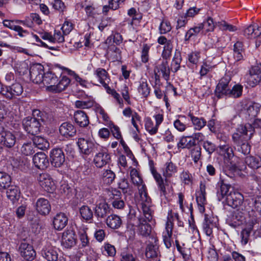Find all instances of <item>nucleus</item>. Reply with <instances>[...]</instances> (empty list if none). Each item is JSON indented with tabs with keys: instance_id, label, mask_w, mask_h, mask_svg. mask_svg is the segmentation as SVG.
<instances>
[{
	"instance_id": "nucleus-49",
	"label": "nucleus",
	"mask_w": 261,
	"mask_h": 261,
	"mask_svg": "<svg viewBox=\"0 0 261 261\" xmlns=\"http://www.w3.org/2000/svg\"><path fill=\"white\" fill-rule=\"evenodd\" d=\"M260 109V105L257 103L251 102L246 108L248 114L251 117H255Z\"/></svg>"
},
{
	"instance_id": "nucleus-18",
	"label": "nucleus",
	"mask_w": 261,
	"mask_h": 261,
	"mask_svg": "<svg viewBox=\"0 0 261 261\" xmlns=\"http://www.w3.org/2000/svg\"><path fill=\"white\" fill-rule=\"evenodd\" d=\"M59 132L62 136L66 138H69L75 135L76 129L71 123L65 122L60 125Z\"/></svg>"
},
{
	"instance_id": "nucleus-1",
	"label": "nucleus",
	"mask_w": 261,
	"mask_h": 261,
	"mask_svg": "<svg viewBox=\"0 0 261 261\" xmlns=\"http://www.w3.org/2000/svg\"><path fill=\"white\" fill-rule=\"evenodd\" d=\"M253 134L254 129L250 123L238 126L236 132L233 134L232 137L238 151L244 155L250 153L251 147L247 141L251 138Z\"/></svg>"
},
{
	"instance_id": "nucleus-25",
	"label": "nucleus",
	"mask_w": 261,
	"mask_h": 261,
	"mask_svg": "<svg viewBox=\"0 0 261 261\" xmlns=\"http://www.w3.org/2000/svg\"><path fill=\"white\" fill-rule=\"evenodd\" d=\"M243 34L247 38H255L261 35V27L255 24H250L244 30Z\"/></svg>"
},
{
	"instance_id": "nucleus-22",
	"label": "nucleus",
	"mask_w": 261,
	"mask_h": 261,
	"mask_svg": "<svg viewBox=\"0 0 261 261\" xmlns=\"http://www.w3.org/2000/svg\"><path fill=\"white\" fill-rule=\"evenodd\" d=\"M68 218L65 214L59 213L57 214L53 219V225L55 229L61 230L67 225Z\"/></svg>"
},
{
	"instance_id": "nucleus-21",
	"label": "nucleus",
	"mask_w": 261,
	"mask_h": 261,
	"mask_svg": "<svg viewBox=\"0 0 261 261\" xmlns=\"http://www.w3.org/2000/svg\"><path fill=\"white\" fill-rule=\"evenodd\" d=\"M58 81V76L51 71L44 73L43 76L42 83L45 86H47V88L53 91L55 85Z\"/></svg>"
},
{
	"instance_id": "nucleus-10",
	"label": "nucleus",
	"mask_w": 261,
	"mask_h": 261,
	"mask_svg": "<svg viewBox=\"0 0 261 261\" xmlns=\"http://www.w3.org/2000/svg\"><path fill=\"white\" fill-rule=\"evenodd\" d=\"M230 79L228 76L222 78L216 86L215 95L218 98H222L224 96H228L230 90L228 84Z\"/></svg>"
},
{
	"instance_id": "nucleus-17",
	"label": "nucleus",
	"mask_w": 261,
	"mask_h": 261,
	"mask_svg": "<svg viewBox=\"0 0 261 261\" xmlns=\"http://www.w3.org/2000/svg\"><path fill=\"white\" fill-rule=\"evenodd\" d=\"M16 142V136L11 132L5 131L0 136V143L7 148L13 147Z\"/></svg>"
},
{
	"instance_id": "nucleus-56",
	"label": "nucleus",
	"mask_w": 261,
	"mask_h": 261,
	"mask_svg": "<svg viewBox=\"0 0 261 261\" xmlns=\"http://www.w3.org/2000/svg\"><path fill=\"white\" fill-rule=\"evenodd\" d=\"M158 126L155 124L154 125L153 122L150 118H147L145 122V128L146 130L151 135L155 134L158 129Z\"/></svg>"
},
{
	"instance_id": "nucleus-28",
	"label": "nucleus",
	"mask_w": 261,
	"mask_h": 261,
	"mask_svg": "<svg viewBox=\"0 0 261 261\" xmlns=\"http://www.w3.org/2000/svg\"><path fill=\"white\" fill-rule=\"evenodd\" d=\"M82 100H76L75 102V106L77 108L88 109L93 107L94 100L92 98H87L83 92L81 94Z\"/></svg>"
},
{
	"instance_id": "nucleus-29",
	"label": "nucleus",
	"mask_w": 261,
	"mask_h": 261,
	"mask_svg": "<svg viewBox=\"0 0 261 261\" xmlns=\"http://www.w3.org/2000/svg\"><path fill=\"white\" fill-rule=\"evenodd\" d=\"M245 54V49L243 43L238 41L233 45V58L236 61H241L243 59Z\"/></svg>"
},
{
	"instance_id": "nucleus-41",
	"label": "nucleus",
	"mask_w": 261,
	"mask_h": 261,
	"mask_svg": "<svg viewBox=\"0 0 261 261\" xmlns=\"http://www.w3.org/2000/svg\"><path fill=\"white\" fill-rule=\"evenodd\" d=\"M245 220V217L244 213L237 210L234 211L231 217V221L232 224L234 226H239L243 223Z\"/></svg>"
},
{
	"instance_id": "nucleus-37",
	"label": "nucleus",
	"mask_w": 261,
	"mask_h": 261,
	"mask_svg": "<svg viewBox=\"0 0 261 261\" xmlns=\"http://www.w3.org/2000/svg\"><path fill=\"white\" fill-rule=\"evenodd\" d=\"M188 117L190 118L194 128L197 130H200L206 124V121L203 118H198L190 113Z\"/></svg>"
},
{
	"instance_id": "nucleus-34",
	"label": "nucleus",
	"mask_w": 261,
	"mask_h": 261,
	"mask_svg": "<svg viewBox=\"0 0 261 261\" xmlns=\"http://www.w3.org/2000/svg\"><path fill=\"white\" fill-rule=\"evenodd\" d=\"M123 42V37L122 35L118 32H113L105 41V44H113L116 45H119Z\"/></svg>"
},
{
	"instance_id": "nucleus-46",
	"label": "nucleus",
	"mask_w": 261,
	"mask_h": 261,
	"mask_svg": "<svg viewBox=\"0 0 261 261\" xmlns=\"http://www.w3.org/2000/svg\"><path fill=\"white\" fill-rule=\"evenodd\" d=\"M21 152L24 155H31L35 152V147L31 142L24 143L20 148Z\"/></svg>"
},
{
	"instance_id": "nucleus-20",
	"label": "nucleus",
	"mask_w": 261,
	"mask_h": 261,
	"mask_svg": "<svg viewBox=\"0 0 261 261\" xmlns=\"http://www.w3.org/2000/svg\"><path fill=\"white\" fill-rule=\"evenodd\" d=\"M41 254L48 261H56L58 258L56 248L49 244H47L43 248Z\"/></svg>"
},
{
	"instance_id": "nucleus-51",
	"label": "nucleus",
	"mask_w": 261,
	"mask_h": 261,
	"mask_svg": "<svg viewBox=\"0 0 261 261\" xmlns=\"http://www.w3.org/2000/svg\"><path fill=\"white\" fill-rule=\"evenodd\" d=\"M39 184L45 191L49 193L53 192L56 189L54 180H39Z\"/></svg>"
},
{
	"instance_id": "nucleus-31",
	"label": "nucleus",
	"mask_w": 261,
	"mask_h": 261,
	"mask_svg": "<svg viewBox=\"0 0 261 261\" xmlns=\"http://www.w3.org/2000/svg\"><path fill=\"white\" fill-rule=\"evenodd\" d=\"M177 171V167L171 162H167L162 168L163 175L165 178L171 177Z\"/></svg>"
},
{
	"instance_id": "nucleus-23",
	"label": "nucleus",
	"mask_w": 261,
	"mask_h": 261,
	"mask_svg": "<svg viewBox=\"0 0 261 261\" xmlns=\"http://www.w3.org/2000/svg\"><path fill=\"white\" fill-rule=\"evenodd\" d=\"M35 206L37 211L42 215H46L49 214L51 210V206L48 201L43 198L37 200Z\"/></svg>"
},
{
	"instance_id": "nucleus-6",
	"label": "nucleus",
	"mask_w": 261,
	"mask_h": 261,
	"mask_svg": "<svg viewBox=\"0 0 261 261\" xmlns=\"http://www.w3.org/2000/svg\"><path fill=\"white\" fill-rule=\"evenodd\" d=\"M219 149L220 152L224 155L225 162L228 164V165L232 167H235L237 166V157L234 155L233 151L231 147L228 144H220Z\"/></svg>"
},
{
	"instance_id": "nucleus-43",
	"label": "nucleus",
	"mask_w": 261,
	"mask_h": 261,
	"mask_svg": "<svg viewBox=\"0 0 261 261\" xmlns=\"http://www.w3.org/2000/svg\"><path fill=\"white\" fill-rule=\"evenodd\" d=\"M107 46V54H112L114 56V59L118 60L121 59V51L117 47L116 45L113 44H106Z\"/></svg>"
},
{
	"instance_id": "nucleus-61",
	"label": "nucleus",
	"mask_w": 261,
	"mask_h": 261,
	"mask_svg": "<svg viewBox=\"0 0 261 261\" xmlns=\"http://www.w3.org/2000/svg\"><path fill=\"white\" fill-rule=\"evenodd\" d=\"M218 185L220 186V192L221 194L223 197L224 195H228L227 193L231 188V185L229 184H225L224 182V180H221L220 182L218 183Z\"/></svg>"
},
{
	"instance_id": "nucleus-54",
	"label": "nucleus",
	"mask_w": 261,
	"mask_h": 261,
	"mask_svg": "<svg viewBox=\"0 0 261 261\" xmlns=\"http://www.w3.org/2000/svg\"><path fill=\"white\" fill-rule=\"evenodd\" d=\"M173 48V46L172 41L171 40H168L167 43H166L164 47V50L162 55L164 59H168L170 58L171 56Z\"/></svg>"
},
{
	"instance_id": "nucleus-42",
	"label": "nucleus",
	"mask_w": 261,
	"mask_h": 261,
	"mask_svg": "<svg viewBox=\"0 0 261 261\" xmlns=\"http://www.w3.org/2000/svg\"><path fill=\"white\" fill-rule=\"evenodd\" d=\"M217 22H214L212 17H208L205 21L200 23V24L202 30L206 32H208L213 31L215 28L218 27V25H216Z\"/></svg>"
},
{
	"instance_id": "nucleus-52",
	"label": "nucleus",
	"mask_w": 261,
	"mask_h": 261,
	"mask_svg": "<svg viewBox=\"0 0 261 261\" xmlns=\"http://www.w3.org/2000/svg\"><path fill=\"white\" fill-rule=\"evenodd\" d=\"M96 74L101 85L106 84V81L109 80L108 73L105 69L99 68L96 69Z\"/></svg>"
},
{
	"instance_id": "nucleus-5",
	"label": "nucleus",
	"mask_w": 261,
	"mask_h": 261,
	"mask_svg": "<svg viewBox=\"0 0 261 261\" xmlns=\"http://www.w3.org/2000/svg\"><path fill=\"white\" fill-rule=\"evenodd\" d=\"M77 144L80 151L83 154L89 155L96 152V149L99 145L94 143L92 141L81 138L78 139Z\"/></svg>"
},
{
	"instance_id": "nucleus-11",
	"label": "nucleus",
	"mask_w": 261,
	"mask_h": 261,
	"mask_svg": "<svg viewBox=\"0 0 261 261\" xmlns=\"http://www.w3.org/2000/svg\"><path fill=\"white\" fill-rule=\"evenodd\" d=\"M205 188L206 185L205 182L201 181L200 184L199 190L196 193V199L198 206V209L199 212L201 213L204 212V206L206 203Z\"/></svg>"
},
{
	"instance_id": "nucleus-35",
	"label": "nucleus",
	"mask_w": 261,
	"mask_h": 261,
	"mask_svg": "<svg viewBox=\"0 0 261 261\" xmlns=\"http://www.w3.org/2000/svg\"><path fill=\"white\" fill-rule=\"evenodd\" d=\"M32 141L34 147H37L38 149L44 150L49 146V143L47 140L41 136H34L32 138Z\"/></svg>"
},
{
	"instance_id": "nucleus-39",
	"label": "nucleus",
	"mask_w": 261,
	"mask_h": 261,
	"mask_svg": "<svg viewBox=\"0 0 261 261\" xmlns=\"http://www.w3.org/2000/svg\"><path fill=\"white\" fill-rule=\"evenodd\" d=\"M125 0H109V5H105L102 7V12L107 15L110 10H116L119 8L120 2H123Z\"/></svg>"
},
{
	"instance_id": "nucleus-64",
	"label": "nucleus",
	"mask_w": 261,
	"mask_h": 261,
	"mask_svg": "<svg viewBox=\"0 0 261 261\" xmlns=\"http://www.w3.org/2000/svg\"><path fill=\"white\" fill-rule=\"evenodd\" d=\"M171 30L170 23L168 21H163L160 25V32L161 34H166Z\"/></svg>"
},
{
	"instance_id": "nucleus-8",
	"label": "nucleus",
	"mask_w": 261,
	"mask_h": 261,
	"mask_svg": "<svg viewBox=\"0 0 261 261\" xmlns=\"http://www.w3.org/2000/svg\"><path fill=\"white\" fill-rule=\"evenodd\" d=\"M149 213L150 216V219H148L146 213L143 212V215L145 218L141 217L139 218L138 229L140 233L143 236H148L151 232V226L148 224V222L151 221L152 219V212L151 208H149V211L147 213Z\"/></svg>"
},
{
	"instance_id": "nucleus-44",
	"label": "nucleus",
	"mask_w": 261,
	"mask_h": 261,
	"mask_svg": "<svg viewBox=\"0 0 261 261\" xmlns=\"http://www.w3.org/2000/svg\"><path fill=\"white\" fill-rule=\"evenodd\" d=\"M167 59H164L161 64L159 65V69L162 73L163 78L168 81L170 77V73L171 69L168 65Z\"/></svg>"
},
{
	"instance_id": "nucleus-19",
	"label": "nucleus",
	"mask_w": 261,
	"mask_h": 261,
	"mask_svg": "<svg viewBox=\"0 0 261 261\" xmlns=\"http://www.w3.org/2000/svg\"><path fill=\"white\" fill-rule=\"evenodd\" d=\"M75 233L72 230L64 231L62 238V244L67 248L73 247L76 243Z\"/></svg>"
},
{
	"instance_id": "nucleus-32",
	"label": "nucleus",
	"mask_w": 261,
	"mask_h": 261,
	"mask_svg": "<svg viewBox=\"0 0 261 261\" xmlns=\"http://www.w3.org/2000/svg\"><path fill=\"white\" fill-rule=\"evenodd\" d=\"M19 194V190L16 186L11 185L7 189V196L13 203L18 200Z\"/></svg>"
},
{
	"instance_id": "nucleus-27",
	"label": "nucleus",
	"mask_w": 261,
	"mask_h": 261,
	"mask_svg": "<svg viewBox=\"0 0 261 261\" xmlns=\"http://www.w3.org/2000/svg\"><path fill=\"white\" fill-rule=\"evenodd\" d=\"M215 219L211 217H208L205 215L204 221L203 222V229L205 233L210 236L213 233V229L216 226V223L214 222Z\"/></svg>"
},
{
	"instance_id": "nucleus-16",
	"label": "nucleus",
	"mask_w": 261,
	"mask_h": 261,
	"mask_svg": "<svg viewBox=\"0 0 261 261\" xmlns=\"http://www.w3.org/2000/svg\"><path fill=\"white\" fill-rule=\"evenodd\" d=\"M172 229L173 223L169 219L166 222L165 230L163 232L162 234L165 245L167 248H170L172 246Z\"/></svg>"
},
{
	"instance_id": "nucleus-7",
	"label": "nucleus",
	"mask_w": 261,
	"mask_h": 261,
	"mask_svg": "<svg viewBox=\"0 0 261 261\" xmlns=\"http://www.w3.org/2000/svg\"><path fill=\"white\" fill-rule=\"evenodd\" d=\"M50 161L52 166L55 167H60L65 161V156L61 148H55L50 152Z\"/></svg>"
},
{
	"instance_id": "nucleus-62",
	"label": "nucleus",
	"mask_w": 261,
	"mask_h": 261,
	"mask_svg": "<svg viewBox=\"0 0 261 261\" xmlns=\"http://www.w3.org/2000/svg\"><path fill=\"white\" fill-rule=\"evenodd\" d=\"M203 147L208 154H211L216 150V145L208 141H204L203 143Z\"/></svg>"
},
{
	"instance_id": "nucleus-3",
	"label": "nucleus",
	"mask_w": 261,
	"mask_h": 261,
	"mask_svg": "<svg viewBox=\"0 0 261 261\" xmlns=\"http://www.w3.org/2000/svg\"><path fill=\"white\" fill-rule=\"evenodd\" d=\"M133 184L134 186L137 187L139 194L140 195V202L142 205V209L143 212L146 214L148 219H150V216L149 213V208L151 205V198L148 196L146 187L145 185L143 183V180H136L134 181Z\"/></svg>"
},
{
	"instance_id": "nucleus-15",
	"label": "nucleus",
	"mask_w": 261,
	"mask_h": 261,
	"mask_svg": "<svg viewBox=\"0 0 261 261\" xmlns=\"http://www.w3.org/2000/svg\"><path fill=\"white\" fill-rule=\"evenodd\" d=\"M35 166L40 169H44L49 165V162L47 155L43 152L35 154L33 158Z\"/></svg>"
},
{
	"instance_id": "nucleus-58",
	"label": "nucleus",
	"mask_w": 261,
	"mask_h": 261,
	"mask_svg": "<svg viewBox=\"0 0 261 261\" xmlns=\"http://www.w3.org/2000/svg\"><path fill=\"white\" fill-rule=\"evenodd\" d=\"M106 198L108 200H114L119 199L121 195V192L116 189L107 190L106 191Z\"/></svg>"
},
{
	"instance_id": "nucleus-47",
	"label": "nucleus",
	"mask_w": 261,
	"mask_h": 261,
	"mask_svg": "<svg viewBox=\"0 0 261 261\" xmlns=\"http://www.w3.org/2000/svg\"><path fill=\"white\" fill-rule=\"evenodd\" d=\"M181 61V57L179 52H176L172 61L171 70L174 72H177L180 68V64Z\"/></svg>"
},
{
	"instance_id": "nucleus-45",
	"label": "nucleus",
	"mask_w": 261,
	"mask_h": 261,
	"mask_svg": "<svg viewBox=\"0 0 261 261\" xmlns=\"http://www.w3.org/2000/svg\"><path fill=\"white\" fill-rule=\"evenodd\" d=\"M80 213L82 218L86 221L93 218V212L87 205H83L80 209Z\"/></svg>"
},
{
	"instance_id": "nucleus-30",
	"label": "nucleus",
	"mask_w": 261,
	"mask_h": 261,
	"mask_svg": "<svg viewBox=\"0 0 261 261\" xmlns=\"http://www.w3.org/2000/svg\"><path fill=\"white\" fill-rule=\"evenodd\" d=\"M106 222L108 227L112 229H117L122 224V220L119 216L116 215H110L106 219Z\"/></svg>"
},
{
	"instance_id": "nucleus-14",
	"label": "nucleus",
	"mask_w": 261,
	"mask_h": 261,
	"mask_svg": "<svg viewBox=\"0 0 261 261\" xmlns=\"http://www.w3.org/2000/svg\"><path fill=\"white\" fill-rule=\"evenodd\" d=\"M19 249L21 255L25 259L32 260L35 258L36 253L31 245L25 242L21 243Z\"/></svg>"
},
{
	"instance_id": "nucleus-4",
	"label": "nucleus",
	"mask_w": 261,
	"mask_h": 261,
	"mask_svg": "<svg viewBox=\"0 0 261 261\" xmlns=\"http://www.w3.org/2000/svg\"><path fill=\"white\" fill-rule=\"evenodd\" d=\"M93 162L97 167L101 168L111 161V156L107 148L99 145L97 146Z\"/></svg>"
},
{
	"instance_id": "nucleus-26",
	"label": "nucleus",
	"mask_w": 261,
	"mask_h": 261,
	"mask_svg": "<svg viewBox=\"0 0 261 261\" xmlns=\"http://www.w3.org/2000/svg\"><path fill=\"white\" fill-rule=\"evenodd\" d=\"M111 212L110 206L105 202L99 203L95 207V215L98 218H105Z\"/></svg>"
},
{
	"instance_id": "nucleus-57",
	"label": "nucleus",
	"mask_w": 261,
	"mask_h": 261,
	"mask_svg": "<svg viewBox=\"0 0 261 261\" xmlns=\"http://www.w3.org/2000/svg\"><path fill=\"white\" fill-rule=\"evenodd\" d=\"M138 92L144 97H147L150 93V88L146 82L143 81L138 88Z\"/></svg>"
},
{
	"instance_id": "nucleus-55",
	"label": "nucleus",
	"mask_w": 261,
	"mask_h": 261,
	"mask_svg": "<svg viewBox=\"0 0 261 261\" xmlns=\"http://www.w3.org/2000/svg\"><path fill=\"white\" fill-rule=\"evenodd\" d=\"M191 155L195 163H197L201 156V148L200 146L194 145L191 150Z\"/></svg>"
},
{
	"instance_id": "nucleus-59",
	"label": "nucleus",
	"mask_w": 261,
	"mask_h": 261,
	"mask_svg": "<svg viewBox=\"0 0 261 261\" xmlns=\"http://www.w3.org/2000/svg\"><path fill=\"white\" fill-rule=\"evenodd\" d=\"M145 255L148 258L156 257L158 255L157 248L152 244L148 245L146 249Z\"/></svg>"
},
{
	"instance_id": "nucleus-12",
	"label": "nucleus",
	"mask_w": 261,
	"mask_h": 261,
	"mask_svg": "<svg viewBox=\"0 0 261 261\" xmlns=\"http://www.w3.org/2000/svg\"><path fill=\"white\" fill-rule=\"evenodd\" d=\"M23 92L22 86L19 83H15L11 86H5L3 95L6 98L12 99L21 94Z\"/></svg>"
},
{
	"instance_id": "nucleus-53",
	"label": "nucleus",
	"mask_w": 261,
	"mask_h": 261,
	"mask_svg": "<svg viewBox=\"0 0 261 261\" xmlns=\"http://www.w3.org/2000/svg\"><path fill=\"white\" fill-rule=\"evenodd\" d=\"M202 30L200 23L197 26L190 29L186 34L185 40L188 41L192 37L197 36Z\"/></svg>"
},
{
	"instance_id": "nucleus-63",
	"label": "nucleus",
	"mask_w": 261,
	"mask_h": 261,
	"mask_svg": "<svg viewBox=\"0 0 261 261\" xmlns=\"http://www.w3.org/2000/svg\"><path fill=\"white\" fill-rule=\"evenodd\" d=\"M251 231L246 228L244 229L241 232V244L245 245L248 242L249 238L251 233Z\"/></svg>"
},
{
	"instance_id": "nucleus-60",
	"label": "nucleus",
	"mask_w": 261,
	"mask_h": 261,
	"mask_svg": "<svg viewBox=\"0 0 261 261\" xmlns=\"http://www.w3.org/2000/svg\"><path fill=\"white\" fill-rule=\"evenodd\" d=\"M104 251L103 253L109 256H114L116 254V249L115 247L109 244H105L103 246Z\"/></svg>"
},
{
	"instance_id": "nucleus-50",
	"label": "nucleus",
	"mask_w": 261,
	"mask_h": 261,
	"mask_svg": "<svg viewBox=\"0 0 261 261\" xmlns=\"http://www.w3.org/2000/svg\"><path fill=\"white\" fill-rule=\"evenodd\" d=\"M216 25L223 31H228L232 32L237 30V28L236 26L231 25L224 20L218 21L217 22Z\"/></svg>"
},
{
	"instance_id": "nucleus-40",
	"label": "nucleus",
	"mask_w": 261,
	"mask_h": 261,
	"mask_svg": "<svg viewBox=\"0 0 261 261\" xmlns=\"http://www.w3.org/2000/svg\"><path fill=\"white\" fill-rule=\"evenodd\" d=\"M27 159L24 157L16 156L12 159L11 164L13 167L22 170L27 165Z\"/></svg>"
},
{
	"instance_id": "nucleus-2",
	"label": "nucleus",
	"mask_w": 261,
	"mask_h": 261,
	"mask_svg": "<svg viewBox=\"0 0 261 261\" xmlns=\"http://www.w3.org/2000/svg\"><path fill=\"white\" fill-rule=\"evenodd\" d=\"M51 119V116L45 112L35 109L33 111L32 117H27L23 119L22 125L29 134L36 135L40 132L41 123H47Z\"/></svg>"
},
{
	"instance_id": "nucleus-48",
	"label": "nucleus",
	"mask_w": 261,
	"mask_h": 261,
	"mask_svg": "<svg viewBox=\"0 0 261 261\" xmlns=\"http://www.w3.org/2000/svg\"><path fill=\"white\" fill-rule=\"evenodd\" d=\"M243 86L239 84L235 85L229 92L228 97L239 98L242 94Z\"/></svg>"
},
{
	"instance_id": "nucleus-38",
	"label": "nucleus",
	"mask_w": 261,
	"mask_h": 261,
	"mask_svg": "<svg viewBox=\"0 0 261 261\" xmlns=\"http://www.w3.org/2000/svg\"><path fill=\"white\" fill-rule=\"evenodd\" d=\"M70 83V79L66 76H63L55 85L53 91H55V92H61L68 87Z\"/></svg>"
},
{
	"instance_id": "nucleus-36",
	"label": "nucleus",
	"mask_w": 261,
	"mask_h": 261,
	"mask_svg": "<svg viewBox=\"0 0 261 261\" xmlns=\"http://www.w3.org/2000/svg\"><path fill=\"white\" fill-rule=\"evenodd\" d=\"M245 162L246 165L252 169H257L261 167V158L259 156H246Z\"/></svg>"
},
{
	"instance_id": "nucleus-9",
	"label": "nucleus",
	"mask_w": 261,
	"mask_h": 261,
	"mask_svg": "<svg viewBox=\"0 0 261 261\" xmlns=\"http://www.w3.org/2000/svg\"><path fill=\"white\" fill-rule=\"evenodd\" d=\"M44 74V67L40 64H35L30 68V75L32 81L36 84H40Z\"/></svg>"
},
{
	"instance_id": "nucleus-24",
	"label": "nucleus",
	"mask_w": 261,
	"mask_h": 261,
	"mask_svg": "<svg viewBox=\"0 0 261 261\" xmlns=\"http://www.w3.org/2000/svg\"><path fill=\"white\" fill-rule=\"evenodd\" d=\"M74 120L80 127H86L89 123V118L86 113L82 110H78L74 112Z\"/></svg>"
},
{
	"instance_id": "nucleus-13",
	"label": "nucleus",
	"mask_w": 261,
	"mask_h": 261,
	"mask_svg": "<svg viewBox=\"0 0 261 261\" xmlns=\"http://www.w3.org/2000/svg\"><path fill=\"white\" fill-rule=\"evenodd\" d=\"M226 201L229 206L234 208H237L242 204L244 201V196L238 192H230L227 195Z\"/></svg>"
},
{
	"instance_id": "nucleus-33",
	"label": "nucleus",
	"mask_w": 261,
	"mask_h": 261,
	"mask_svg": "<svg viewBox=\"0 0 261 261\" xmlns=\"http://www.w3.org/2000/svg\"><path fill=\"white\" fill-rule=\"evenodd\" d=\"M195 145V141L191 136L182 137L177 143L178 148H190Z\"/></svg>"
}]
</instances>
